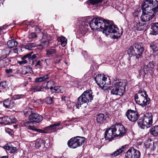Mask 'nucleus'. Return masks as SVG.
I'll list each match as a JSON object with an SVG mask.
<instances>
[{
    "mask_svg": "<svg viewBox=\"0 0 158 158\" xmlns=\"http://www.w3.org/2000/svg\"><path fill=\"white\" fill-rule=\"evenodd\" d=\"M89 25L92 30L102 31L103 33L108 35V33L114 34L113 36L114 39H117L122 35L123 31H120L118 27L112 24V22L109 20H106L102 17H98L93 18L90 21Z\"/></svg>",
    "mask_w": 158,
    "mask_h": 158,
    "instance_id": "obj_1",
    "label": "nucleus"
},
{
    "mask_svg": "<svg viewBox=\"0 0 158 158\" xmlns=\"http://www.w3.org/2000/svg\"><path fill=\"white\" fill-rule=\"evenodd\" d=\"M127 83L125 81L121 80H116L114 81L112 86L108 87V90H110L112 94L116 95L121 96L123 94L125 91V88Z\"/></svg>",
    "mask_w": 158,
    "mask_h": 158,
    "instance_id": "obj_2",
    "label": "nucleus"
},
{
    "mask_svg": "<svg viewBox=\"0 0 158 158\" xmlns=\"http://www.w3.org/2000/svg\"><path fill=\"white\" fill-rule=\"evenodd\" d=\"M135 99L136 103L142 107H145L150 102V100L143 89L139 90L135 96Z\"/></svg>",
    "mask_w": 158,
    "mask_h": 158,
    "instance_id": "obj_3",
    "label": "nucleus"
},
{
    "mask_svg": "<svg viewBox=\"0 0 158 158\" xmlns=\"http://www.w3.org/2000/svg\"><path fill=\"white\" fill-rule=\"evenodd\" d=\"M143 12L150 11L153 12L158 11V1L156 0H145L142 4Z\"/></svg>",
    "mask_w": 158,
    "mask_h": 158,
    "instance_id": "obj_4",
    "label": "nucleus"
},
{
    "mask_svg": "<svg viewBox=\"0 0 158 158\" xmlns=\"http://www.w3.org/2000/svg\"><path fill=\"white\" fill-rule=\"evenodd\" d=\"M92 91L88 89L85 91L78 98L76 107L79 108L81 105L84 104L91 102L93 97Z\"/></svg>",
    "mask_w": 158,
    "mask_h": 158,
    "instance_id": "obj_5",
    "label": "nucleus"
},
{
    "mask_svg": "<svg viewBox=\"0 0 158 158\" xmlns=\"http://www.w3.org/2000/svg\"><path fill=\"white\" fill-rule=\"evenodd\" d=\"M152 123V115L151 113H146L143 118L139 119L138 122V125L142 129L149 127Z\"/></svg>",
    "mask_w": 158,
    "mask_h": 158,
    "instance_id": "obj_6",
    "label": "nucleus"
},
{
    "mask_svg": "<svg viewBox=\"0 0 158 158\" xmlns=\"http://www.w3.org/2000/svg\"><path fill=\"white\" fill-rule=\"evenodd\" d=\"M94 79L99 86L108 90V87L110 85V81L107 80V77H105L103 74H100L96 76Z\"/></svg>",
    "mask_w": 158,
    "mask_h": 158,
    "instance_id": "obj_7",
    "label": "nucleus"
},
{
    "mask_svg": "<svg viewBox=\"0 0 158 158\" xmlns=\"http://www.w3.org/2000/svg\"><path fill=\"white\" fill-rule=\"evenodd\" d=\"M85 141V138L82 137L77 136L73 137L68 142L69 147L72 148H75L81 146Z\"/></svg>",
    "mask_w": 158,
    "mask_h": 158,
    "instance_id": "obj_8",
    "label": "nucleus"
},
{
    "mask_svg": "<svg viewBox=\"0 0 158 158\" xmlns=\"http://www.w3.org/2000/svg\"><path fill=\"white\" fill-rule=\"evenodd\" d=\"M112 128L115 137L123 136L127 131L126 129L120 123L115 124Z\"/></svg>",
    "mask_w": 158,
    "mask_h": 158,
    "instance_id": "obj_9",
    "label": "nucleus"
},
{
    "mask_svg": "<svg viewBox=\"0 0 158 158\" xmlns=\"http://www.w3.org/2000/svg\"><path fill=\"white\" fill-rule=\"evenodd\" d=\"M139 50L142 52L144 51V48L141 44L136 43L130 47L128 51V52L129 55L135 56L137 54V52Z\"/></svg>",
    "mask_w": 158,
    "mask_h": 158,
    "instance_id": "obj_10",
    "label": "nucleus"
},
{
    "mask_svg": "<svg viewBox=\"0 0 158 158\" xmlns=\"http://www.w3.org/2000/svg\"><path fill=\"white\" fill-rule=\"evenodd\" d=\"M29 119L30 121H27L24 123L26 126L29 127V124L31 123L35 122L38 123L42 120V117L38 114L32 113L30 114Z\"/></svg>",
    "mask_w": 158,
    "mask_h": 158,
    "instance_id": "obj_11",
    "label": "nucleus"
},
{
    "mask_svg": "<svg viewBox=\"0 0 158 158\" xmlns=\"http://www.w3.org/2000/svg\"><path fill=\"white\" fill-rule=\"evenodd\" d=\"M140 153L139 151L133 147L129 149L125 154V158H139Z\"/></svg>",
    "mask_w": 158,
    "mask_h": 158,
    "instance_id": "obj_12",
    "label": "nucleus"
},
{
    "mask_svg": "<svg viewBox=\"0 0 158 158\" xmlns=\"http://www.w3.org/2000/svg\"><path fill=\"white\" fill-rule=\"evenodd\" d=\"M157 12H152L150 11H145L143 12L141 16V20L144 22H148L152 19L156 15Z\"/></svg>",
    "mask_w": 158,
    "mask_h": 158,
    "instance_id": "obj_13",
    "label": "nucleus"
},
{
    "mask_svg": "<svg viewBox=\"0 0 158 158\" xmlns=\"http://www.w3.org/2000/svg\"><path fill=\"white\" fill-rule=\"evenodd\" d=\"M126 114L129 120L132 122H136L139 117V114L137 112L131 110L127 112Z\"/></svg>",
    "mask_w": 158,
    "mask_h": 158,
    "instance_id": "obj_14",
    "label": "nucleus"
},
{
    "mask_svg": "<svg viewBox=\"0 0 158 158\" xmlns=\"http://www.w3.org/2000/svg\"><path fill=\"white\" fill-rule=\"evenodd\" d=\"M16 122L15 118H10L7 116L0 117V124L6 125L11 123H15Z\"/></svg>",
    "mask_w": 158,
    "mask_h": 158,
    "instance_id": "obj_15",
    "label": "nucleus"
},
{
    "mask_svg": "<svg viewBox=\"0 0 158 158\" xmlns=\"http://www.w3.org/2000/svg\"><path fill=\"white\" fill-rule=\"evenodd\" d=\"M155 66V63L153 61H150L147 64L144 65L143 70L144 74H147L150 71H153Z\"/></svg>",
    "mask_w": 158,
    "mask_h": 158,
    "instance_id": "obj_16",
    "label": "nucleus"
},
{
    "mask_svg": "<svg viewBox=\"0 0 158 158\" xmlns=\"http://www.w3.org/2000/svg\"><path fill=\"white\" fill-rule=\"evenodd\" d=\"M114 131L111 128H108L104 134V137L106 140H108L110 141L113 139L115 137Z\"/></svg>",
    "mask_w": 158,
    "mask_h": 158,
    "instance_id": "obj_17",
    "label": "nucleus"
},
{
    "mask_svg": "<svg viewBox=\"0 0 158 158\" xmlns=\"http://www.w3.org/2000/svg\"><path fill=\"white\" fill-rule=\"evenodd\" d=\"M133 27L135 29L139 31H142L146 30L147 26L145 23H141L139 21H135L133 23Z\"/></svg>",
    "mask_w": 158,
    "mask_h": 158,
    "instance_id": "obj_18",
    "label": "nucleus"
},
{
    "mask_svg": "<svg viewBox=\"0 0 158 158\" xmlns=\"http://www.w3.org/2000/svg\"><path fill=\"white\" fill-rule=\"evenodd\" d=\"M3 104L4 106L6 108H10L15 106V103L14 100L8 99L4 101Z\"/></svg>",
    "mask_w": 158,
    "mask_h": 158,
    "instance_id": "obj_19",
    "label": "nucleus"
},
{
    "mask_svg": "<svg viewBox=\"0 0 158 158\" xmlns=\"http://www.w3.org/2000/svg\"><path fill=\"white\" fill-rule=\"evenodd\" d=\"M11 60L7 57H1L0 60V66L5 67L10 63Z\"/></svg>",
    "mask_w": 158,
    "mask_h": 158,
    "instance_id": "obj_20",
    "label": "nucleus"
},
{
    "mask_svg": "<svg viewBox=\"0 0 158 158\" xmlns=\"http://www.w3.org/2000/svg\"><path fill=\"white\" fill-rule=\"evenodd\" d=\"M127 147V145H125L122 146L121 148L117 150L112 153L110 154V156L111 157H115L118 156L123 152L124 148H126Z\"/></svg>",
    "mask_w": 158,
    "mask_h": 158,
    "instance_id": "obj_21",
    "label": "nucleus"
},
{
    "mask_svg": "<svg viewBox=\"0 0 158 158\" xmlns=\"http://www.w3.org/2000/svg\"><path fill=\"white\" fill-rule=\"evenodd\" d=\"M50 89L52 93H62L64 91V87L63 86H55L54 87L51 86Z\"/></svg>",
    "mask_w": 158,
    "mask_h": 158,
    "instance_id": "obj_22",
    "label": "nucleus"
},
{
    "mask_svg": "<svg viewBox=\"0 0 158 158\" xmlns=\"http://www.w3.org/2000/svg\"><path fill=\"white\" fill-rule=\"evenodd\" d=\"M31 64L34 67L35 69H41L42 67V64L40 60L38 59H35L32 60Z\"/></svg>",
    "mask_w": 158,
    "mask_h": 158,
    "instance_id": "obj_23",
    "label": "nucleus"
},
{
    "mask_svg": "<svg viewBox=\"0 0 158 158\" xmlns=\"http://www.w3.org/2000/svg\"><path fill=\"white\" fill-rule=\"evenodd\" d=\"M42 34L43 35L42 39H46V40L42 43V45L47 46L49 44L48 41L50 40V36L45 33H42Z\"/></svg>",
    "mask_w": 158,
    "mask_h": 158,
    "instance_id": "obj_24",
    "label": "nucleus"
},
{
    "mask_svg": "<svg viewBox=\"0 0 158 158\" xmlns=\"http://www.w3.org/2000/svg\"><path fill=\"white\" fill-rule=\"evenodd\" d=\"M151 29L152 34L154 35L158 34V23H153L151 24Z\"/></svg>",
    "mask_w": 158,
    "mask_h": 158,
    "instance_id": "obj_25",
    "label": "nucleus"
},
{
    "mask_svg": "<svg viewBox=\"0 0 158 158\" xmlns=\"http://www.w3.org/2000/svg\"><path fill=\"white\" fill-rule=\"evenodd\" d=\"M106 117L103 114H98L96 117L97 123H102L106 120Z\"/></svg>",
    "mask_w": 158,
    "mask_h": 158,
    "instance_id": "obj_26",
    "label": "nucleus"
},
{
    "mask_svg": "<svg viewBox=\"0 0 158 158\" xmlns=\"http://www.w3.org/2000/svg\"><path fill=\"white\" fill-rule=\"evenodd\" d=\"M49 77L48 74L46 75L43 76L36 77L35 79V81L36 83L46 81Z\"/></svg>",
    "mask_w": 158,
    "mask_h": 158,
    "instance_id": "obj_27",
    "label": "nucleus"
},
{
    "mask_svg": "<svg viewBox=\"0 0 158 158\" xmlns=\"http://www.w3.org/2000/svg\"><path fill=\"white\" fill-rule=\"evenodd\" d=\"M17 44V42L14 40H10L7 43L8 48L10 49V48L16 47Z\"/></svg>",
    "mask_w": 158,
    "mask_h": 158,
    "instance_id": "obj_28",
    "label": "nucleus"
},
{
    "mask_svg": "<svg viewBox=\"0 0 158 158\" xmlns=\"http://www.w3.org/2000/svg\"><path fill=\"white\" fill-rule=\"evenodd\" d=\"M57 40L59 42H60V44L61 46L63 47H65L67 42V39L65 37L62 36L61 37H59L57 38Z\"/></svg>",
    "mask_w": 158,
    "mask_h": 158,
    "instance_id": "obj_29",
    "label": "nucleus"
},
{
    "mask_svg": "<svg viewBox=\"0 0 158 158\" xmlns=\"http://www.w3.org/2000/svg\"><path fill=\"white\" fill-rule=\"evenodd\" d=\"M46 54L48 57L52 56L53 55L55 54L56 52V49L55 48H51L46 51Z\"/></svg>",
    "mask_w": 158,
    "mask_h": 158,
    "instance_id": "obj_30",
    "label": "nucleus"
},
{
    "mask_svg": "<svg viewBox=\"0 0 158 158\" xmlns=\"http://www.w3.org/2000/svg\"><path fill=\"white\" fill-rule=\"evenodd\" d=\"M79 31L82 35H84L88 31V29L85 26L81 25L79 27Z\"/></svg>",
    "mask_w": 158,
    "mask_h": 158,
    "instance_id": "obj_31",
    "label": "nucleus"
},
{
    "mask_svg": "<svg viewBox=\"0 0 158 158\" xmlns=\"http://www.w3.org/2000/svg\"><path fill=\"white\" fill-rule=\"evenodd\" d=\"M150 133L154 136H158V125L152 127Z\"/></svg>",
    "mask_w": 158,
    "mask_h": 158,
    "instance_id": "obj_32",
    "label": "nucleus"
},
{
    "mask_svg": "<svg viewBox=\"0 0 158 158\" xmlns=\"http://www.w3.org/2000/svg\"><path fill=\"white\" fill-rule=\"evenodd\" d=\"M43 89L42 86L40 85H34L31 86V90L33 92H39Z\"/></svg>",
    "mask_w": 158,
    "mask_h": 158,
    "instance_id": "obj_33",
    "label": "nucleus"
},
{
    "mask_svg": "<svg viewBox=\"0 0 158 158\" xmlns=\"http://www.w3.org/2000/svg\"><path fill=\"white\" fill-rule=\"evenodd\" d=\"M45 143V141L42 139H40L35 143V147L36 148H39L41 146L44 147Z\"/></svg>",
    "mask_w": 158,
    "mask_h": 158,
    "instance_id": "obj_34",
    "label": "nucleus"
},
{
    "mask_svg": "<svg viewBox=\"0 0 158 158\" xmlns=\"http://www.w3.org/2000/svg\"><path fill=\"white\" fill-rule=\"evenodd\" d=\"M10 51V49L8 48L5 49L2 52V57H7V56L9 54Z\"/></svg>",
    "mask_w": 158,
    "mask_h": 158,
    "instance_id": "obj_35",
    "label": "nucleus"
},
{
    "mask_svg": "<svg viewBox=\"0 0 158 158\" xmlns=\"http://www.w3.org/2000/svg\"><path fill=\"white\" fill-rule=\"evenodd\" d=\"M150 48L152 49L153 52H158V44L156 43H153L150 44Z\"/></svg>",
    "mask_w": 158,
    "mask_h": 158,
    "instance_id": "obj_36",
    "label": "nucleus"
},
{
    "mask_svg": "<svg viewBox=\"0 0 158 158\" xmlns=\"http://www.w3.org/2000/svg\"><path fill=\"white\" fill-rule=\"evenodd\" d=\"M36 46V44L34 43L28 44L23 46V48L28 50H31L33 48H34Z\"/></svg>",
    "mask_w": 158,
    "mask_h": 158,
    "instance_id": "obj_37",
    "label": "nucleus"
},
{
    "mask_svg": "<svg viewBox=\"0 0 158 158\" xmlns=\"http://www.w3.org/2000/svg\"><path fill=\"white\" fill-rule=\"evenodd\" d=\"M153 142L151 139L146 140L144 144L146 148H148L152 146Z\"/></svg>",
    "mask_w": 158,
    "mask_h": 158,
    "instance_id": "obj_38",
    "label": "nucleus"
},
{
    "mask_svg": "<svg viewBox=\"0 0 158 158\" xmlns=\"http://www.w3.org/2000/svg\"><path fill=\"white\" fill-rule=\"evenodd\" d=\"M103 0H89V4L93 5H95L98 4V3L102 2Z\"/></svg>",
    "mask_w": 158,
    "mask_h": 158,
    "instance_id": "obj_39",
    "label": "nucleus"
},
{
    "mask_svg": "<svg viewBox=\"0 0 158 158\" xmlns=\"http://www.w3.org/2000/svg\"><path fill=\"white\" fill-rule=\"evenodd\" d=\"M28 129L32 130V131H36L37 132L40 133H45L44 131L42 130L41 129H36L33 128L31 126H29L28 127Z\"/></svg>",
    "mask_w": 158,
    "mask_h": 158,
    "instance_id": "obj_40",
    "label": "nucleus"
},
{
    "mask_svg": "<svg viewBox=\"0 0 158 158\" xmlns=\"http://www.w3.org/2000/svg\"><path fill=\"white\" fill-rule=\"evenodd\" d=\"M60 124V123H55L54 124L50 125L49 127H48V128L50 130H54L56 129V127L59 126Z\"/></svg>",
    "mask_w": 158,
    "mask_h": 158,
    "instance_id": "obj_41",
    "label": "nucleus"
},
{
    "mask_svg": "<svg viewBox=\"0 0 158 158\" xmlns=\"http://www.w3.org/2000/svg\"><path fill=\"white\" fill-rule=\"evenodd\" d=\"M25 95V94L15 95L13 96V98L15 100L23 98Z\"/></svg>",
    "mask_w": 158,
    "mask_h": 158,
    "instance_id": "obj_42",
    "label": "nucleus"
},
{
    "mask_svg": "<svg viewBox=\"0 0 158 158\" xmlns=\"http://www.w3.org/2000/svg\"><path fill=\"white\" fill-rule=\"evenodd\" d=\"M32 53L33 52H32L27 53V54H28L30 56L29 58H28V60H31L32 61V60H35L34 59L37 57L36 54H34L32 55H31Z\"/></svg>",
    "mask_w": 158,
    "mask_h": 158,
    "instance_id": "obj_43",
    "label": "nucleus"
},
{
    "mask_svg": "<svg viewBox=\"0 0 158 158\" xmlns=\"http://www.w3.org/2000/svg\"><path fill=\"white\" fill-rule=\"evenodd\" d=\"M46 102L48 104H52L53 102V99L51 97H47L45 99Z\"/></svg>",
    "mask_w": 158,
    "mask_h": 158,
    "instance_id": "obj_44",
    "label": "nucleus"
},
{
    "mask_svg": "<svg viewBox=\"0 0 158 158\" xmlns=\"http://www.w3.org/2000/svg\"><path fill=\"white\" fill-rule=\"evenodd\" d=\"M7 87V85L6 81L0 82V89H4Z\"/></svg>",
    "mask_w": 158,
    "mask_h": 158,
    "instance_id": "obj_45",
    "label": "nucleus"
},
{
    "mask_svg": "<svg viewBox=\"0 0 158 158\" xmlns=\"http://www.w3.org/2000/svg\"><path fill=\"white\" fill-rule=\"evenodd\" d=\"M29 56H30L27 54L26 55L21 58L22 60L24 61H25V62L24 63L25 64L27 63V60H26V59H27L28 60V58H29Z\"/></svg>",
    "mask_w": 158,
    "mask_h": 158,
    "instance_id": "obj_46",
    "label": "nucleus"
},
{
    "mask_svg": "<svg viewBox=\"0 0 158 158\" xmlns=\"http://www.w3.org/2000/svg\"><path fill=\"white\" fill-rule=\"evenodd\" d=\"M143 51H142V52H140V50L137 52V54L135 55L136 56L135 58L136 59H139V57L141 56L142 54L143 53Z\"/></svg>",
    "mask_w": 158,
    "mask_h": 158,
    "instance_id": "obj_47",
    "label": "nucleus"
},
{
    "mask_svg": "<svg viewBox=\"0 0 158 158\" xmlns=\"http://www.w3.org/2000/svg\"><path fill=\"white\" fill-rule=\"evenodd\" d=\"M29 38H35L37 37V36L35 33H33L29 35Z\"/></svg>",
    "mask_w": 158,
    "mask_h": 158,
    "instance_id": "obj_48",
    "label": "nucleus"
},
{
    "mask_svg": "<svg viewBox=\"0 0 158 158\" xmlns=\"http://www.w3.org/2000/svg\"><path fill=\"white\" fill-rule=\"evenodd\" d=\"M7 133H8L9 134H12L13 131L11 129L8 128H7L5 129Z\"/></svg>",
    "mask_w": 158,
    "mask_h": 158,
    "instance_id": "obj_49",
    "label": "nucleus"
},
{
    "mask_svg": "<svg viewBox=\"0 0 158 158\" xmlns=\"http://www.w3.org/2000/svg\"><path fill=\"white\" fill-rule=\"evenodd\" d=\"M16 150V147H11L10 152L11 153H13L15 152Z\"/></svg>",
    "mask_w": 158,
    "mask_h": 158,
    "instance_id": "obj_50",
    "label": "nucleus"
},
{
    "mask_svg": "<svg viewBox=\"0 0 158 158\" xmlns=\"http://www.w3.org/2000/svg\"><path fill=\"white\" fill-rule=\"evenodd\" d=\"M27 69H28L27 68H26L25 69H24L23 70L22 73L24 75H26L28 73V71H27Z\"/></svg>",
    "mask_w": 158,
    "mask_h": 158,
    "instance_id": "obj_51",
    "label": "nucleus"
},
{
    "mask_svg": "<svg viewBox=\"0 0 158 158\" xmlns=\"http://www.w3.org/2000/svg\"><path fill=\"white\" fill-rule=\"evenodd\" d=\"M45 61L47 66H48L50 64V61L49 59H45Z\"/></svg>",
    "mask_w": 158,
    "mask_h": 158,
    "instance_id": "obj_52",
    "label": "nucleus"
},
{
    "mask_svg": "<svg viewBox=\"0 0 158 158\" xmlns=\"http://www.w3.org/2000/svg\"><path fill=\"white\" fill-rule=\"evenodd\" d=\"M13 71L12 69H6V72L7 73H12Z\"/></svg>",
    "mask_w": 158,
    "mask_h": 158,
    "instance_id": "obj_53",
    "label": "nucleus"
},
{
    "mask_svg": "<svg viewBox=\"0 0 158 158\" xmlns=\"http://www.w3.org/2000/svg\"><path fill=\"white\" fill-rule=\"evenodd\" d=\"M11 145H6V146H5L6 149L10 151L11 148Z\"/></svg>",
    "mask_w": 158,
    "mask_h": 158,
    "instance_id": "obj_54",
    "label": "nucleus"
},
{
    "mask_svg": "<svg viewBox=\"0 0 158 158\" xmlns=\"http://www.w3.org/2000/svg\"><path fill=\"white\" fill-rule=\"evenodd\" d=\"M25 62V61H23V60L18 61V63L19 64H25L24 63Z\"/></svg>",
    "mask_w": 158,
    "mask_h": 158,
    "instance_id": "obj_55",
    "label": "nucleus"
},
{
    "mask_svg": "<svg viewBox=\"0 0 158 158\" xmlns=\"http://www.w3.org/2000/svg\"><path fill=\"white\" fill-rule=\"evenodd\" d=\"M7 27V26L6 25H4L3 26L0 27V33H1V31L2 30L4 29L5 28H6Z\"/></svg>",
    "mask_w": 158,
    "mask_h": 158,
    "instance_id": "obj_56",
    "label": "nucleus"
},
{
    "mask_svg": "<svg viewBox=\"0 0 158 158\" xmlns=\"http://www.w3.org/2000/svg\"><path fill=\"white\" fill-rule=\"evenodd\" d=\"M30 112L29 111H26L25 112L24 114L25 115H26L27 114H30Z\"/></svg>",
    "mask_w": 158,
    "mask_h": 158,
    "instance_id": "obj_57",
    "label": "nucleus"
},
{
    "mask_svg": "<svg viewBox=\"0 0 158 158\" xmlns=\"http://www.w3.org/2000/svg\"><path fill=\"white\" fill-rule=\"evenodd\" d=\"M5 0H0V4H3V3L4 2V1Z\"/></svg>",
    "mask_w": 158,
    "mask_h": 158,
    "instance_id": "obj_58",
    "label": "nucleus"
},
{
    "mask_svg": "<svg viewBox=\"0 0 158 158\" xmlns=\"http://www.w3.org/2000/svg\"><path fill=\"white\" fill-rule=\"evenodd\" d=\"M14 52L16 53H18V51L17 49H15L14 50Z\"/></svg>",
    "mask_w": 158,
    "mask_h": 158,
    "instance_id": "obj_59",
    "label": "nucleus"
},
{
    "mask_svg": "<svg viewBox=\"0 0 158 158\" xmlns=\"http://www.w3.org/2000/svg\"><path fill=\"white\" fill-rule=\"evenodd\" d=\"M1 158H8V157L7 156H2Z\"/></svg>",
    "mask_w": 158,
    "mask_h": 158,
    "instance_id": "obj_60",
    "label": "nucleus"
},
{
    "mask_svg": "<svg viewBox=\"0 0 158 158\" xmlns=\"http://www.w3.org/2000/svg\"><path fill=\"white\" fill-rule=\"evenodd\" d=\"M14 127L15 128H16L18 127V125H16L14 126Z\"/></svg>",
    "mask_w": 158,
    "mask_h": 158,
    "instance_id": "obj_61",
    "label": "nucleus"
},
{
    "mask_svg": "<svg viewBox=\"0 0 158 158\" xmlns=\"http://www.w3.org/2000/svg\"><path fill=\"white\" fill-rule=\"evenodd\" d=\"M48 115L47 114V115H46V114H45V115H44V117H45V118H46V117L48 116Z\"/></svg>",
    "mask_w": 158,
    "mask_h": 158,
    "instance_id": "obj_62",
    "label": "nucleus"
},
{
    "mask_svg": "<svg viewBox=\"0 0 158 158\" xmlns=\"http://www.w3.org/2000/svg\"><path fill=\"white\" fill-rule=\"evenodd\" d=\"M49 83V82H48L47 83V85H48V84Z\"/></svg>",
    "mask_w": 158,
    "mask_h": 158,
    "instance_id": "obj_63",
    "label": "nucleus"
}]
</instances>
